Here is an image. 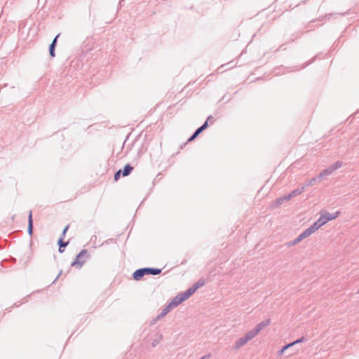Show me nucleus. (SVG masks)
<instances>
[{
	"label": "nucleus",
	"instance_id": "f257e3e1",
	"mask_svg": "<svg viewBox=\"0 0 359 359\" xmlns=\"http://www.w3.org/2000/svg\"><path fill=\"white\" fill-rule=\"evenodd\" d=\"M89 258V253L87 250H82L76 256V259L72 262V266L80 269Z\"/></svg>",
	"mask_w": 359,
	"mask_h": 359
},
{
	"label": "nucleus",
	"instance_id": "f03ea898",
	"mask_svg": "<svg viewBox=\"0 0 359 359\" xmlns=\"http://www.w3.org/2000/svg\"><path fill=\"white\" fill-rule=\"evenodd\" d=\"M343 165V162L340 161H337L333 164L330 165L327 168L323 170L318 175L319 179H322L325 176L330 175L335 170L340 168Z\"/></svg>",
	"mask_w": 359,
	"mask_h": 359
},
{
	"label": "nucleus",
	"instance_id": "7ed1b4c3",
	"mask_svg": "<svg viewBox=\"0 0 359 359\" xmlns=\"http://www.w3.org/2000/svg\"><path fill=\"white\" fill-rule=\"evenodd\" d=\"M327 222L328 221L324 211H321L320 217L313 224V225L309 227V229L312 233H313Z\"/></svg>",
	"mask_w": 359,
	"mask_h": 359
},
{
	"label": "nucleus",
	"instance_id": "20e7f679",
	"mask_svg": "<svg viewBox=\"0 0 359 359\" xmlns=\"http://www.w3.org/2000/svg\"><path fill=\"white\" fill-rule=\"evenodd\" d=\"M312 234L311 231H309V228L305 229L302 233H301L295 239L292 241V245H297L302 240L310 236Z\"/></svg>",
	"mask_w": 359,
	"mask_h": 359
},
{
	"label": "nucleus",
	"instance_id": "39448f33",
	"mask_svg": "<svg viewBox=\"0 0 359 359\" xmlns=\"http://www.w3.org/2000/svg\"><path fill=\"white\" fill-rule=\"evenodd\" d=\"M264 325L263 324H259L254 330L250 331L245 335V338L249 341L252 339L254 337L256 336V334L259 332V330H261Z\"/></svg>",
	"mask_w": 359,
	"mask_h": 359
},
{
	"label": "nucleus",
	"instance_id": "423d86ee",
	"mask_svg": "<svg viewBox=\"0 0 359 359\" xmlns=\"http://www.w3.org/2000/svg\"><path fill=\"white\" fill-rule=\"evenodd\" d=\"M290 199L287 198V195H285L283 196H281L278 198H277L273 203V204L271 205V208H278L279 207L280 205H282L284 202L285 201H289Z\"/></svg>",
	"mask_w": 359,
	"mask_h": 359
},
{
	"label": "nucleus",
	"instance_id": "0eeeda50",
	"mask_svg": "<svg viewBox=\"0 0 359 359\" xmlns=\"http://www.w3.org/2000/svg\"><path fill=\"white\" fill-rule=\"evenodd\" d=\"M210 118L209 117L208 120L205 122V123L201 127L196 130L194 134L189 138V141H191L194 139H195L203 130L208 128V121L210 120Z\"/></svg>",
	"mask_w": 359,
	"mask_h": 359
},
{
	"label": "nucleus",
	"instance_id": "6e6552de",
	"mask_svg": "<svg viewBox=\"0 0 359 359\" xmlns=\"http://www.w3.org/2000/svg\"><path fill=\"white\" fill-rule=\"evenodd\" d=\"M304 190H305V186H303L302 188H299V189H296L293 190L290 194L287 195V198H289L290 200L292 198L300 195L302 193H303L304 191Z\"/></svg>",
	"mask_w": 359,
	"mask_h": 359
},
{
	"label": "nucleus",
	"instance_id": "1a4fd4ad",
	"mask_svg": "<svg viewBox=\"0 0 359 359\" xmlns=\"http://www.w3.org/2000/svg\"><path fill=\"white\" fill-rule=\"evenodd\" d=\"M143 273L144 275L151 274V275H158L161 272V269H149V268H144L142 269Z\"/></svg>",
	"mask_w": 359,
	"mask_h": 359
},
{
	"label": "nucleus",
	"instance_id": "9d476101",
	"mask_svg": "<svg viewBox=\"0 0 359 359\" xmlns=\"http://www.w3.org/2000/svg\"><path fill=\"white\" fill-rule=\"evenodd\" d=\"M325 214V216L327 217V221H331V220H333V219H335L337 217H338V216L340 214V212L337 211L334 213H330L325 210H323Z\"/></svg>",
	"mask_w": 359,
	"mask_h": 359
},
{
	"label": "nucleus",
	"instance_id": "9b49d317",
	"mask_svg": "<svg viewBox=\"0 0 359 359\" xmlns=\"http://www.w3.org/2000/svg\"><path fill=\"white\" fill-rule=\"evenodd\" d=\"M198 289V287H192L189 288L185 293L182 294V296L184 299H187L191 295H192Z\"/></svg>",
	"mask_w": 359,
	"mask_h": 359
},
{
	"label": "nucleus",
	"instance_id": "f8f14e48",
	"mask_svg": "<svg viewBox=\"0 0 359 359\" xmlns=\"http://www.w3.org/2000/svg\"><path fill=\"white\" fill-rule=\"evenodd\" d=\"M184 298L181 295H179L176 297L173 301L170 304V306H175L178 305L179 304L182 303L183 301H184Z\"/></svg>",
	"mask_w": 359,
	"mask_h": 359
},
{
	"label": "nucleus",
	"instance_id": "ddd939ff",
	"mask_svg": "<svg viewBox=\"0 0 359 359\" xmlns=\"http://www.w3.org/2000/svg\"><path fill=\"white\" fill-rule=\"evenodd\" d=\"M144 276L142 269L135 271L133 274V278L136 280H140Z\"/></svg>",
	"mask_w": 359,
	"mask_h": 359
},
{
	"label": "nucleus",
	"instance_id": "4468645a",
	"mask_svg": "<svg viewBox=\"0 0 359 359\" xmlns=\"http://www.w3.org/2000/svg\"><path fill=\"white\" fill-rule=\"evenodd\" d=\"M133 170V167L130 165H126L122 172L123 177L128 176Z\"/></svg>",
	"mask_w": 359,
	"mask_h": 359
},
{
	"label": "nucleus",
	"instance_id": "2eb2a0df",
	"mask_svg": "<svg viewBox=\"0 0 359 359\" xmlns=\"http://www.w3.org/2000/svg\"><path fill=\"white\" fill-rule=\"evenodd\" d=\"M248 341L243 337L236 341V347L238 348L241 346H243L245 344H246Z\"/></svg>",
	"mask_w": 359,
	"mask_h": 359
},
{
	"label": "nucleus",
	"instance_id": "dca6fc26",
	"mask_svg": "<svg viewBox=\"0 0 359 359\" xmlns=\"http://www.w3.org/2000/svg\"><path fill=\"white\" fill-rule=\"evenodd\" d=\"M32 223H33L32 215V212H30L29 214V225H28V232L30 235L32 233Z\"/></svg>",
	"mask_w": 359,
	"mask_h": 359
},
{
	"label": "nucleus",
	"instance_id": "f3484780",
	"mask_svg": "<svg viewBox=\"0 0 359 359\" xmlns=\"http://www.w3.org/2000/svg\"><path fill=\"white\" fill-rule=\"evenodd\" d=\"M57 37H58V36H57L54 39V40L53 41L52 43L50 46V55H51V57H54L55 56L54 48H55V45L56 40H57Z\"/></svg>",
	"mask_w": 359,
	"mask_h": 359
},
{
	"label": "nucleus",
	"instance_id": "a211bd4d",
	"mask_svg": "<svg viewBox=\"0 0 359 359\" xmlns=\"http://www.w3.org/2000/svg\"><path fill=\"white\" fill-rule=\"evenodd\" d=\"M68 242H64L62 238L59 239L58 244L60 245L59 250L60 252H62L64 251V250L62 248L66 247L68 245Z\"/></svg>",
	"mask_w": 359,
	"mask_h": 359
},
{
	"label": "nucleus",
	"instance_id": "6ab92c4d",
	"mask_svg": "<svg viewBox=\"0 0 359 359\" xmlns=\"http://www.w3.org/2000/svg\"><path fill=\"white\" fill-rule=\"evenodd\" d=\"M318 178H319L318 177H313L308 182H306L304 186H305V187L313 186L317 182Z\"/></svg>",
	"mask_w": 359,
	"mask_h": 359
},
{
	"label": "nucleus",
	"instance_id": "aec40b11",
	"mask_svg": "<svg viewBox=\"0 0 359 359\" xmlns=\"http://www.w3.org/2000/svg\"><path fill=\"white\" fill-rule=\"evenodd\" d=\"M306 341V339L304 337H302L297 339L294 342V344H299V343H302V342H304Z\"/></svg>",
	"mask_w": 359,
	"mask_h": 359
},
{
	"label": "nucleus",
	"instance_id": "412c9836",
	"mask_svg": "<svg viewBox=\"0 0 359 359\" xmlns=\"http://www.w3.org/2000/svg\"><path fill=\"white\" fill-rule=\"evenodd\" d=\"M121 172H122L121 170H119L118 172H116L115 173V175H114L115 181H117L120 178L121 174L122 173Z\"/></svg>",
	"mask_w": 359,
	"mask_h": 359
},
{
	"label": "nucleus",
	"instance_id": "4be33fe9",
	"mask_svg": "<svg viewBox=\"0 0 359 359\" xmlns=\"http://www.w3.org/2000/svg\"><path fill=\"white\" fill-rule=\"evenodd\" d=\"M204 285L203 281H199L198 282L194 287H198V288L202 287Z\"/></svg>",
	"mask_w": 359,
	"mask_h": 359
},
{
	"label": "nucleus",
	"instance_id": "5701e85b",
	"mask_svg": "<svg viewBox=\"0 0 359 359\" xmlns=\"http://www.w3.org/2000/svg\"><path fill=\"white\" fill-rule=\"evenodd\" d=\"M285 350H287V349L285 348V346H283L280 351H278V355L279 356V355H283Z\"/></svg>",
	"mask_w": 359,
	"mask_h": 359
},
{
	"label": "nucleus",
	"instance_id": "b1692460",
	"mask_svg": "<svg viewBox=\"0 0 359 359\" xmlns=\"http://www.w3.org/2000/svg\"><path fill=\"white\" fill-rule=\"evenodd\" d=\"M294 345H295V344H294V342L293 341V342L290 343L284 346H285V348L287 349L288 348H290V347L293 346Z\"/></svg>",
	"mask_w": 359,
	"mask_h": 359
},
{
	"label": "nucleus",
	"instance_id": "393cba45",
	"mask_svg": "<svg viewBox=\"0 0 359 359\" xmlns=\"http://www.w3.org/2000/svg\"><path fill=\"white\" fill-rule=\"evenodd\" d=\"M69 229V225L66 226L65 228L64 229L63 231H62V236H65L67 231Z\"/></svg>",
	"mask_w": 359,
	"mask_h": 359
},
{
	"label": "nucleus",
	"instance_id": "a878e982",
	"mask_svg": "<svg viewBox=\"0 0 359 359\" xmlns=\"http://www.w3.org/2000/svg\"><path fill=\"white\" fill-rule=\"evenodd\" d=\"M358 293L359 294V289H358Z\"/></svg>",
	"mask_w": 359,
	"mask_h": 359
},
{
	"label": "nucleus",
	"instance_id": "bb28decb",
	"mask_svg": "<svg viewBox=\"0 0 359 359\" xmlns=\"http://www.w3.org/2000/svg\"><path fill=\"white\" fill-rule=\"evenodd\" d=\"M358 140H359V137H358Z\"/></svg>",
	"mask_w": 359,
	"mask_h": 359
}]
</instances>
